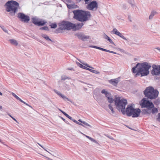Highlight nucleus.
Segmentation results:
<instances>
[{"label":"nucleus","instance_id":"49530a36","mask_svg":"<svg viewBox=\"0 0 160 160\" xmlns=\"http://www.w3.org/2000/svg\"><path fill=\"white\" fill-rule=\"evenodd\" d=\"M20 101L21 102H22L25 104L26 105V103L25 102H24V101H22L21 99V100H20Z\"/></svg>","mask_w":160,"mask_h":160},{"label":"nucleus","instance_id":"603ef678","mask_svg":"<svg viewBox=\"0 0 160 160\" xmlns=\"http://www.w3.org/2000/svg\"><path fill=\"white\" fill-rule=\"evenodd\" d=\"M105 52H110V51L106 49V51H105Z\"/></svg>","mask_w":160,"mask_h":160},{"label":"nucleus","instance_id":"c756f323","mask_svg":"<svg viewBox=\"0 0 160 160\" xmlns=\"http://www.w3.org/2000/svg\"><path fill=\"white\" fill-rule=\"evenodd\" d=\"M154 103L155 105H158L160 103V101L158 99L156 100L154 102Z\"/></svg>","mask_w":160,"mask_h":160},{"label":"nucleus","instance_id":"9d476101","mask_svg":"<svg viewBox=\"0 0 160 160\" xmlns=\"http://www.w3.org/2000/svg\"><path fill=\"white\" fill-rule=\"evenodd\" d=\"M98 7V4L95 1H93L88 3L86 6L87 8L90 10H97Z\"/></svg>","mask_w":160,"mask_h":160},{"label":"nucleus","instance_id":"7ed1b4c3","mask_svg":"<svg viewBox=\"0 0 160 160\" xmlns=\"http://www.w3.org/2000/svg\"><path fill=\"white\" fill-rule=\"evenodd\" d=\"M5 6L6 11L9 12L10 14L13 16L18 12L19 4L16 1H9L6 3Z\"/></svg>","mask_w":160,"mask_h":160},{"label":"nucleus","instance_id":"7c9ffc66","mask_svg":"<svg viewBox=\"0 0 160 160\" xmlns=\"http://www.w3.org/2000/svg\"><path fill=\"white\" fill-rule=\"evenodd\" d=\"M70 78L68 77L67 76H62L61 77V80H65V79H69Z\"/></svg>","mask_w":160,"mask_h":160},{"label":"nucleus","instance_id":"680f3d73","mask_svg":"<svg viewBox=\"0 0 160 160\" xmlns=\"http://www.w3.org/2000/svg\"><path fill=\"white\" fill-rule=\"evenodd\" d=\"M2 106H0V109H2Z\"/></svg>","mask_w":160,"mask_h":160},{"label":"nucleus","instance_id":"bb28decb","mask_svg":"<svg viewBox=\"0 0 160 160\" xmlns=\"http://www.w3.org/2000/svg\"><path fill=\"white\" fill-rule=\"evenodd\" d=\"M108 107L110 109V110L111 111L112 113H114L115 112L113 110V108L112 105L111 104H109L108 105Z\"/></svg>","mask_w":160,"mask_h":160},{"label":"nucleus","instance_id":"69168bd1","mask_svg":"<svg viewBox=\"0 0 160 160\" xmlns=\"http://www.w3.org/2000/svg\"><path fill=\"white\" fill-rule=\"evenodd\" d=\"M0 142H2V140L0 139Z\"/></svg>","mask_w":160,"mask_h":160},{"label":"nucleus","instance_id":"2eb2a0df","mask_svg":"<svg viewBox=\"0 0 160 160\" xmlns=\"http://www.w3.org/2000/svg\"><path fill=\"white\" fill-rule=\"evenodd\" d=\"M46 22L44 20H39L38 22V26H43L44 25Z\"/></svg>","mask_w":160,"mask_h":160},{"label":"nucleus","instance_id":"338daca9","mask_svg":"<svg viewBox=\"0 0 160 160\" xmlns=\"http://www.w3.org/2000/svg\"><path fill=\"white\" fill-rule=\"evenodd\" d=\"M44 149L45 150V151H47V152H48L45 149Z\"/></svg>","mask_w":160,"mask_h":160},{"label":"nucleus","instance_id":"c9c22d12","mask_svg":"<svg viewBox=\"0 0 160 160\" xmlns=\"http://www.w3.org/2000/svg\"><path fill=\"white\" fill-rule=\"evenodd\" d=\"M82 64L84 65H85V66L88 67H89V68H93L92 67H91L88 64H86V63H82Z\"/></svg>","mask_w":160,"mask_h":160},{"label":"nucleus","instance_id":"5701e85b","mask_svg":"<svg viewBox=\"0 0 160 160\" xmlns=\"http://www.w3.org/2000/svg\"><path fill=\"white\" fill-rule=\"evenodd\" d=\"M105 38L107 39L111 43L113 44V42L112 40L107 35L105 36Z\"/></svg>","mask_w":160,"mask_h":160},{"label":"nucleus","instance_id":"3c124183","mask_svg":"<svg viewBox=\"0 0 160 160\" xmlns=\"http://www.w3.org/2000/svg\"><path fill=\"white\" fill-rule=\"evenodd\" d=\"M98 49L102 50V48L99 47L98 48Z\"/></svg>","mask_w":160,"mask_h":160},{"label":"nucleus","instance_id":"cd10ccee","mask_svg":"<svg viewBox=\"0 0 160 160\" xmlns=\"http://www.w3.org/2000/svg\"><path fill=\"white\" fill-rule=\"evenodd\" d=\"M42 37L47 40H49L51 41V40L49 38V37L46 35L43 34L42 35Z\"/></svg>","mask_w":160,"mask_h":160},{"label":"nucleus","instance_id":"864d4df0","mask_svg":"<svg viewBox=\"0 0 160 160\" xmlns=\"http://www.w3.org/2000/svg\"><path fill=\"white\" fill-rule=\"evenodd\" d=\"M102 51H106V49H104V48H102Z\"/></svg>","mask_w":160,"mask_h":160},{"label":"nucleus","instance_id":"20e7f679","mask_svg":"<svg viewBox=\"0 0 160 160\" xmlns=\"http://www.w3.org/2000/svg\"><path fill=\"white\" fill-rule=\"evenodd\" d=\"M73 12L74 15V18L81 22L86 21L91 16L90 12L88 11L77 10L74 11Z\"/></svg>","mask_w":160,"mask_h":160},{"label":"nucleus","instance_id":"aec40b11","mask_svg":"<svg viewBox=\"0 0 160 160\" xmlns=\"http://www.w3.org/2000/svg\"><path fill=\"white\" fill-rule=\"evenodd\" d=\"M83 134L86 137H87V138H88V139H89L91 141H92L95 143H97V142L94 139H93V138L88 136H87L84 134Z\"/></svg>","mask_w":160,"mask_h":160},{"label":"nucleus","instance_id":"1a4fd4ad","mask_svg":"<svg viewBox=\"0 0 160 160\" xmlns=\"http://www.w3.org/2000/svg\"><path fill=\"white\" fill-rule=\"evenodd\" d=\"M18 17L19 18L22 22H28L30 20V18L29 16L25 15L22 13H18Z\"/></svg>","mask_w":160,"mask_h":160},{"label":"nucleus","instance_id":"ea45409f","mask_svg":"<svg viewBox=\"0 0 160 160\" xmlns=\"http://www.w3.org/2000/svg\"><path fill=\"white\" fill-rule=\"evenodd\" d=\"M9 115L15 121L17 122V121L14 118H13L12 116L11 115Z\"/></svg>","mask_w":160,"mask_h":160},{"label":"nucleus","instance_id":"c85d7f7f","mask_svg":"<svg viewBox=\"0 0 160 160\" xmlns=\"http://www.w3.org/2000/svg\"><path fill=\"white\" fill-rule=\"evenodd\" d=\"M12 95L15 97L17 100H19L20 101L21 100V99L18 96H17L14 93L12 92Z\"/></svg>","mask_w":160,"mask_h":160},{"label":"nucleus","instance_id":"ddd939ff","mask_svg":"<svg viewBox=\"0 0 160 160\" xmlns=\"http://www.w3.org/2000/svg\"><path fill=\"white\" fill-rule=\"evenodd\" d=\"M77 36L79 39L82 40H84L85 39H88L89 38V36H86L81 34H79L77 35Z\"/></svg>","mask_w":160,"mask_h":160},{"label":"nucleus","instance_id":"37998d69","mask_svg":"<svg viewBox=\"0 0 160 160\" xmlns=\"http://www.w3.org/2000/svg\"><path fill=\"white\" fill-rule=\"evenodd\" d=\"M71 120H72L73 122H74L76 123L77 122V121L76 120H75L74 119H73L72 118V119H71Z\"/></svg>","mask_w":160,"mask_h":160},{"label":"nucleus","instance_id":"39448f33","mask_svg":"<svg viewBox=\"0 0 160 160\" xmlns=\"http://www.w3.org/2000/svg\"><path fill=\"white\" fill-rule=\"evenodd\" d=\"M115 105L116 108L119 111H121L123 114H126L125 109L126 106L127 104V100L125 99H121L119 97H117L115 99Z\"/></svg>","mask_w":160,"mask_h":160},{"label":"nucleus","instance_id":"774afa93","mask_svg":"<svg viewBox=\"0 0 160 160\" xmlns=\"http://www.w3.org/2000/svg\"><path fill=\"white\" fill-rule=\"evenodd\" d=\"M77 1H81V0H77Z\"/></svg>","mask_w":160,"mask_h":160},{"label":"nucleus","instance_id":"052dcab7","mask_svg":"<svg viewBox=\"0 0 160 160\" xmlns=\"http://www.w3.org/2000/svg\"><path fill=\"white\" fill-rule=\"evenodd\" d=\"M0 95L1 96H2V92H0Z\"/></svg>","mask_w":160,"mask_h":160},{"label":"nucleus","instance_id":"2f4dec72","mask_svg":"<svg viewBox=\"0 0 160 160\" xmlns=\"http://www.w3.org/2000/svg\"><path fill=\"white\" fill-rule=\"evenodd\" d=\"M40 29L42 30H48V28L46 26H44L40 28Z\"/></svg>","mask_w":160,"mask_h":160},{"label":"nucleus","instance_id":"4c0bfd02","mask_svg":"<svg viewBox=\"0 0 160 160\" xmlns=\"http://www.w3.org/2000/svg\"><path fill=\"white\" fill-rule=\"evenodd\" d=\"M105 95L107 98H108V97H110L111 96L110 94L108 92L107 94H106Z\"/></svg>","mask_w":160,"mask_h":160},{"label":"nucleus","instance_id":"5fc2aeb1","mask_svg":"<svg viewBox=\"0 0 160 160\" xmlns=\"http://www.w3.org/2000/svg\"><path fill=\"white\" fill-rule=\"evenodd\" d=\"M158 118L160 119V113L158 114Z\"/></svg>","mask_w":160,"mask_h":160},{"label":"nucleus","instance_id":"393cba45","mask_svg":"<svg viewBox=\"0 0 160 160\" xmlns=\"http://www.w3.org/2000/svg\"><path fill=\"white\" fill-rule=\"evenodd\" d=\"M78 66L81 68H82L83 69H84L87 70V67H86V66L83 65L82 64H80L79 63H78Z\"/></svg>","mask_w":160,"mask_h":160},{"label":"nucleus","instance_id":"a18cd8bd","mask_svg":"<svg viewBox=\"0 0 160 160\" xmlns=\"http://www.w3.org/2000/svg\"><path fill=\"white\" fill-rule=\"evenodd\" d=\"M20 101L21 102H22L25 104L26 105V103L25 102H24V101H22L21 99V100H20Z\"/></svg>","mask_w":160,"mask_h":160},{"label":"nucleus","instance_id":"58836bf2","mask_svg":"<svg viewBox=\"0 0 160 160\" xmlns=\"http://www.w3.org/2000/svg\"><path fill=\"white\" fill-rule=\"evenodd\" d=\"M154 16V14H153V15H152V14H151L149 16V19H152L153 17Z\"/></svg>","mask_w":160,"mask_h":160},{"label":"nucleus","instance_id":"f3484780","mask_svg":"<svg viewBox=\"0 0 160 160\" xmlns=\"http://www.w3.org/2000/svg\"><path fill=\"white\" fill-rule=\"evenodd\" d=\"M39 20L35 18H34L32 19V22L35 25H37Z\"/></svg>","mask_w":160,"mask_h":160},{"label":"nucleus","instance_id":"e433bc0d","mask_svg":"<svg viewBox=\"0 0 160 160\" xmlns=\"http://www.w3.org/2000/svg\"><path fill=\"white\" fill-rule=\"evenodd\" d=\"M76 124H78L79 125L82 126H83V127H85V128H86V126H84V125L82 124V123H81L80 122H78V121H77V122L76 123Z\"/></svg>","mask_w":160,"mask_h":160},{"label":"nucleus","instance_id":"f8f14e48","mask_svg":"<svg viewBox=\"0 0 160 160\" xmlns=\"http://www.w3.org/2000/svg\"><path fill=\"white\" fill-rule=\"evenodd\" d=\"M112 32H113V34H114L124 40H126V38L116 28H114L113 29V30L112 31Z\"/></svg>","mask_w":160,"mask_h":160},{"label":"nucleus","instance_id":"bf43d9fd","mask_svg":"<svg viewBox=\"0 0 160 160\" xmlns=\"http://www.w3.org/2000/svg\"><path fill=\"white\" fill-rule=\"evenodd\" d=\"M0 95L1 96H2V92H0Z\"/></svg>","mask_w":160,"mask_h":160},{"label":"nucleus","instance_id":"13d9d810","mask_svg":"<svg viewBox=\"0 0 160 160\" xmlns=\"http://www.w3.org/2000/svg\"><path fill=\"white\" fill-rule=\"evenodd\" d=\"M38 145H39L41 147H42V148H43V147H42V146L40 144H39V143H38Z\"/></svg>","mask_w":160,"mask_h":160},{"label":"nucleus","instance_id":"a878e982","mask_svg":"<svg viewBox=\"0 0 160 160\" xmlns=\"http://www.w3.org/2000/svg\"><path fill=\"white\" fill-rule=\"evenodd\" d=\"M51 28H56L57 25L56 23H52L50 25Z\"/></svg>","mask_w":160,"mask_h":160},{"label":"nucleus","instance_id":"f704fd0d","mask_svg":"<svg viewBox=\"0 0 160 160\" xmlns=\"http://www.w3.org/2000/svg\"><path fill=\"white\" fill-rule=\"evenodd\" d=\"M101 92H102V93H104L105 94V95L106 94L108 93V92H107V91H106L105 89H103L102 91Z\"/></svg>","mask_w":160,"mask_h":160},{"label":"nucleus","instance_id":"de8ad7c7","mask_svg":"<svg viewBox=\"0 0 160 160\" xmlns=\"http://www.w3.org/2000/svg\"><path fill=\"white\" fill-rule=\"evenodd\" d=\"M2 28V29L5 32H7V30H6L4 29V27H1Z\"/></svg>","mask_w":160,"mask_h":160},{"label":"nucleus","instance_id":"4d7b16f0","mask_svg":"<svg viewBox=\"0 0 160 160\" xmlns=\"http://www.w3.org/2000/svg\"><path fill=\"white\" fill-rule=\"evenodd\" d=\"M110 52H111V53H114V52L113 51H110Z\"/></svg>","mask_w":160,"mask_h":160},{"label":"nucleus","instance_id":"f03ea898","mask_svg":"<svg viewBox=\"0 0 160 160\" xmlns=\"http://www.w3.org/2000/svg\"><path fill=\"white\" fill-rule=\"evenodd\" d=\"M83 25V23L75 24L69 22L63 21L59 24V28L56 30V31L57 32L61 33L63 30L72 29L76 31L80 29Z\"/></svg>","mask_w":160,"mask_h":160},{"label":"nucleus","instance_id":"412c9836","mask_svg":"<svg viewBox=\"0 0 160 160\" xmlns=\"http://www.w3.org/2000/svg\"><path fill=\"white\" fill-rule=\"evenodd\" d=\"M60 111L67 117L68 118H69L70 119H72V118L71 117H70V116H69L68 114H67L66 112H64V111H63L62 110H60Z\"/></svg>","mask_w":160,"mask_h":160},{"label":"nucleus","instance_id":"473e14b6","mask_svg":"<svg viewBox=\"0 0 160 160\" xmlns=\"http://www.w3.org/2000/svg\"><path fill=\"white\" fill-rule=\"evenodd\" d=\"M92 72L95 74H99L100 73L99 71H98L97 70H92Z\"/></svg>","mask_w":160,"mask_h":160},{"label":"nucleus","instance_id":"e2e57ef3","mask_svg":"<svg viewBox=\"0 0 160 160\" xmlns=\"http://www.w3.org/2000/svg\"><path fill=\"white\" fill-rule=\"evenodd\" d=\"M72 68H71V69H68V70H72Z\"/></svg>","mask_w":160,"mask_h":160},{"label":"nucleus","instance_id":"dca6fc26","mask_svg":"<svg viewBox=\"0 0 160 160\" xmlns=\"http://www.w3.org/2000/svg\"><path fill=\"white\" fill-rule=\"evenodd\" d=\"M10 42L12 44L17 46L18 45V43L17 41L14 39H10L9 40Z\"/></svg>","mask_w":160,"mask_h":160},{"label":"nucleus","instance_id":"79ce46f5","mask_svg":"<svg viewBox=\"0 0 160 160\" xmlns=\"http://www.w3.org/2000/svg\"><path fill=\"white\" fill-rule=\"evenodd\" d=\"M71 120H72L73 122H74L76 123L77 122V121L76 120H75L74 119H73L72 118V119H71Z\"/></svg>","mask_w":160,"mask_h":160},{"label":"nucleus","instance_id":"c03bdc74","mask_svg":"<svg viewBox=\"0 0 160 160\" xmlns=\"http://www.w3.org/2000/svg\"><path fill=\"white\" fill-rule=\"evenodd\" d=\"M56 92L60 96V94H62V93H60V92L57 91Z\"/></svg>","mask_w":160,"mask_h":160},{"label":"nucleus","instance_id":"a211bd4d","mask_svg":"<svg viewBox=\"0 0 160 160\" xmlns=\"http://www.w3.org/2000/svg\"><path fill=\"white\" fill-rule=\"evenodd\" d=\"M78 121L82 123L85 126H86L89 127H91V126L89 124L87 123L86 122L83 121H82L81 119H79Z\"/></svg>","mask_w":160,"mask_h":160},{"label":"nucleus","instance_id":"4468645a","mask_svg":"<svg viewBox=\"0 0 160 160\" xmlns=\"http://www.w3.org/2000/svg\"><path fill=\"white\" fill-rule=\"evenodd\" d=\"M109 82L114 86H116L119 82L118 79L116 78L111 79L109 81Z\"/></svg>","mask_w":160,"mask_h":160},{"label":"nucleus","instance_id":"0eeeda50","mask_svg":"<svg viewBox=\"0 0 160 160\" xmlns=\"http://www.w3.org/2000/svg\"><path fill=\"white\" fill-rule=\"evenodd\" d=\"M125 112L127 116H132V117L134 118L139 116L141 110L138 108L134 109L132 105H128L126 108Z\"/></svg>","mask_w":160,"mask_h":160},{"label":"nucleus","instance_id":"6ab92c4d","mask_svg":"<svg viewBox=\"0 0 160 160\" xmlns=\"http://www.w3.org/2000/svg\"><path fill=\"white\" fill-rule=\"evenodd\" d=\"M67 7L69 9H71V8H77V6L73 4H70V5H68Z\"/></svg>","mask_w":160,"mask_h":160},{"label":"nucleus","instance_id":"0e129e2a","mask_svg":"<svg viewBox=\"0 0 160 160\" xmlns=\"http://www.w3.org/2000/svg\"><path fill=\"white\" fill-rule=\"evenodd\" d=\"M110 139H113V138H110Z\"/></svg>","mask_w":160,"mask_h":160},{"label":"nucleus","instance_id":"f257e3e1","mask_svg":"<svg viewBox=\"0 0 160 160\" xmlns=\"http://www.w3.org/2000/svg\"><path fill=\"white\" fill-rule=\"evenodd\" d=\"M151 66L148 63L145 62L142 63H137L135 67L132 68L133 73H136L135 77L141 75V76H146L149 74V69L151 68Z\"/></svg>","mask_w":160,"mask_h":160},{"label":"nucleus","instance_id":"4be33fe9","mask_svg":"<svg viewBox=\"0 0 160 160\" xmlns=\"http://www.w3.org/2000/svg\"><path fill=\"white\" fill-rule=\"evenodd\" d=\"M153 108L152 109L151 111V110L150 111H151V112H152V113L154 114V113H157L158 112V110L157 108Z\"/></svg>","mask_w":160,"mask_h":160},{"label":"nucleus","instance_id":"09e8293b","mask_svg":"<svg viewBox=\"0 0 160 160\" xmlns=\"http://www.w3.org/2000/svg\"><path fill=\"white\" fill-rule=\"evenodd\" d=\"M155 13V12L153 11V12H152L151 14H152V15H153V14H154V15Z\"/></svg>","mask_w":160,"mask_h":160},{"label":"nucleus","instance_id":"b1692460","mask_svg":"<svg viewBox=\"0 0 160 160\" xmlns=\"http://www.w3.org/2000/svg\"><path fill=\"white\" fill-rule=\"evenodd\" d=\"M108 102L110 103H111L113 102V100L112 96H110V97H108Z\"/></svg>","mask_w":160,"mask_h":160},{"label":"nucleus","instance_id":"6e6d98bb","mask_svg":"<svg viewBox=\"0 0 160 160\" xmlns=\"http://www.w3.org/2000/svg\"><path fill=\"white\" fill-rule=\"evenodd\" d=\"M26 105H27V106H29V107H31L30 105H29V104H28V103H26Z\"/></svg>","mask_w":160,"mask_h":160},{"label":"nucleus","instance_id":"423d86ee","mask_svg":"<svg viewBox=\"0 0 160 160\" xmlns=\"http://www.w3.org/2000/svg\"><path fill=\"white\" fill-rule=\"evenodd\" d=\"M144 93L145 97L151 99L156 98L158 94V91L152 87L147 88Z\"/></svg>","mask_w":160,"mask_h":160},{"label":"nucleus","instance_id":"72a5a7b5","mask_svg":"<svg viewBox=\"0 0 160 160\" xmlns=\"http://www.w3.org/2000/svg\"><path fill=\"white\" fill-rule=\"evenodd\" d=\"M60 96H61L64 100L68 99V98L65 96L62 95V94H60Z\"/></svg>","mask_w":160,"mask_h":160},{"label":"nucleus","instance_id":"6e6552de","mask_svg":"<svg viewBox=\"0 0 160 160\" xmlns=\"http://www.w3.org/2000/svg\"><path fill=\"white\" fill-rule=\"evenodd\" d=\"M140 104L142 107L147 108L148 109L147 111H148L149 112H148L147 111H146V113H151L150 111L151 108L154 107V105L152 102L146 100L145 98L143 99L140 101Z\"/></svg>","mask_w":160,"mask_h":160},{"label":"nucleus","instance_id":"8fccbe9b","mask_svg":"<svg viewBox=\"0 0 160 160\" xmlns=\"http://www.w3.org/2000/svg\"><path fill=\"white\" fill-rule=\"evenodd\" d=\"M92 47L95 48H96V49H98V48L99 47H97V46H94Z\"/></svg>","mask_w":160,"mask_h":160},{"label":"nucleus","instance_id":"9b49d317","mask_svg":"<svg viewBox=\"0 0 160 160\" xmlns=\"http://www.w3.org/2000/svg\"><path fill=\"white\" fill-rule=\"evenodd\" d=\"M153 69L152 71V73L153 75H158L160 73V66L153 65L152 66Z\"/></svg>","mask_w":160,"mask_h":160},{"label":"nucleus","instance_id":"a19ab883","mask_svg":"<svg viewBox=\"0 0 160 160\" xmlns=\"http://www.w3.org/2000/svg\"><path fill=\"white\" fill-rule=\"evenodd\" d=\"M87 70H88L89 71H90V72H92L93 69L89 68H87Z\"/></svg>","mask_w":160,"mask_h":160}]
</instances>
